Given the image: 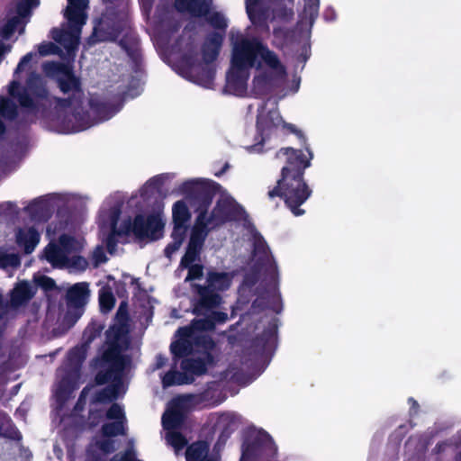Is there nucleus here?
Here are the masks:
<instances>
[{
	"mask_svg": "<svg viewBox=\"0 0 461 461\" xmlns=\"http://www.w3.org/2000/svg\"><path fill=\"white\" fill-rule=\"evenodd\" d=\"M90 293L89 284L86 282L76 283L66 290L64 299L67 312L64 321L69 326H73L83 315Z\"/></svg>",
	"mask_w": 461,
	"mask_h": 461,
	"instance_id": "obj_7",
	"label": "nucleus"
},
{
	"mask_svg": "<svg viewBox=\"0 0 461 461\" xmlns=\"http://www.w3.org/2000/svg\"><path fill=\"white\" fill-rule=\"evenodd\" d=\"M206 237V233H200L196 228H192L185 253L180 260L181 267H185L199 259Z\"/></svg>",
	"mask_w": 461,
	"mask_h": 461,
	"instance_id": "obj_14",
	"label": "nucleus"
},
{
	"mask_svg": "<svg viewBox=\"0 0 461 461\" xmlns=\"http://www.w3.org/2000/svg\"><path fill=\"white\" fill-rule=\"evenodd\" d=\"M254 252L257 255H262L267 258L269 264L266 269L267 273L269 275L271 280L276 282L278 277L277 266L275 261H270L268 258L269 248L267 242L263 239L257 240L254 242Z\"/></svg>",
	"mask_w": 461,
	"mask_h": 461,
	"instance_id": "obj_30",
	"label": "nucleus"
},
{
	"mask_svg": "<svg viewBox=\"0 0 461 461\" xmlns=\"http://www.w3.org/2000/svg\"><path fill=\"white\" fill-rule=\"evenodd\" d=\"M104 326L96 321H91L83 332V344L89 348L90 344L101 335Z\"/></svg>",
	"mask_w": 461,
	"mask_h": 461,
	"instance_id": "obj_45",
	"label": "nucleus"
},
{
	"mask_svg": "<svg viewBox=\"0 0 461 461\" xmlns=\"http://www.w3.org/2000/svg\"><path fill=\"white\" fill-rule=\"evenodd\" d=\"M259 55L270 68H278L281 67L277 56L275 54V52L269 50L267 46H265V50L259 52Z\"/></svg>",
	"mask_w": 461,
	"mask_h": 461,
	"instance_id": "obj_59",
	"label": "nucleus"
},
{
	"mask_svg": "<svg viewBox=\"0 0 461 461\" xmlns=\"http://www.w3.org/2000/svg\"><path fill=\"white\" fill-rule=\"evenodd\" d=\"M71 66L59 62V61H47L42 65L43 72L46 76L53 77L62 76Z\"/></svg>",
	"mask_w": 461,
	"mask_h": 461,
	"instance_id": "obj_46",
	"label": "nucleus"
},
{
	"mask_svg": "<svg viewBox=\"0 0 461 461\" xmlns=\"http://www.w3.org/2000/svg\"><path fill=\"white\" fill-rule=\"evenodd\" d=\"M211 365L206 357H186L180 363L181 369L194 382V376H201L207 373V366Z\"/></svg>",
	"mask_w": 461,
	"mask_h": 461,
	"instance_id": "obj_22",
	"label": "nucleus"
},
{
	"mask_svg": "<svg viewBox=\"0 0 461 461\" xmlns=\"http://www.w3.org/2000/svg\"><path fill=\"white\" fill-rule=\"evenodd\" d=\"M193 351L204 355V357L210 364L214 362V357L212 351L214 349L216 344L213 339L208 334L194 333L190 337Z\"/></svg>",
	"mask_w": 461,
	"mask_h": 461,
	"instance_id": "obj_18",
	"label": "nucleus"
},
{
	"mask_svg": "<svg viewBox=\"0 0 461 461\" xmlns=\"http://www.w3.org/2000/svg\"><path fill=\"white\" fill-rule=\"evenodd\" d=\"M209 444L206 441H198L187 447L185 452L186 461H203L208 457Z\"/></svg>",
	"mask_w": 461,
	"mask_h": 461,
	"instance_id": "obj_32",
	"label": "nucleus"
},
{
	"mask_svg": "<svg viewBox=\"0 0 461 461\" xmlns=\"http://www.w3.org/2000/svg\"><path fill=\"white\" fill-rule=\"evenodd\" d=\"M35 294L32 286L27 282L18 283L10 293V303L14 308L25 305Z\"/></svg>",
	"mask_w": 461,
	"mask_h": 461,
	"instance_id": "obj_20",
	"label": "nucleus"
},
{
	"mask_svg": "<svg viewBox=\"0 0 461 461\" xmlns=\"http://www.w3.org/2000/svg\"><path fill=\"white\" fill-rule=\"evenodd\" d=\"M40 233L34 227L27 230L19 229L16 233V243L23 247L25 254H31L40 242Z\"/></svg>",
	"mask_w": 461,
	"mask_h": 461,
	"instance_id": "obj_24",
	"label": "nucleus"
},
{
	"mask_svg": "<svg viewBox=\"0 0 461 461\" xmlns=\"http://www.w3.org/2000/svg\"><path fill=\"white\" fill-rule=\"evenodd\" d=\"M59 246L62 249L63 254L67 257L78 249L77 241L75 237L68 234H61L59 238Z\"/></svg>",
	"mask_w": 461,
	"mask_h": 461,
	"instance_id": "obj_48",
	"label": "nucleus"
},
{
	"mask_svg": "<svg viewBox=\"0 0 461 461\" xmlns=\"http://www.w3.org/2000/svg\"><path fill=\"white\" fill-rule=\"evenodd\" d=\"M25 211L32 219L47 221L50 215L49 203L42 198L32 200L26 207Z\"/></svg>",
	"mask_w": 461,
	"mask_h": 461,
	"instance_id": "obj_28",
	"label": "nucleus"
},
{
	"mask_svg": "<svg viewBox=\"0 0 461 461\" xmlns=\"http://www.w3.org/2000/svg\"><path fill=\"white\" fill-rule=\"evenodd\" d=\"M275 17L283 22H289L293 19L294 13L293 8L287 7L285 5H281L274 10Z\"/></svg>",
	"mask_w": 461,
	"mask_h": 461,
	"instance_id": "obj_60",
	"label": "nucleus"
},
{
	"mask_svg": "<svg viewBox=\"0 0 461 461\" xmlns=\"http://www.w3.org/2000/svg\"><path fill=\"white\" fill-rule=\"evenodd\" d=\"M101 433L104 438L124 436L127 433V428L124 420H114L103 424Z\"/></svg>",
	"mask_w": 461,
	"mask_h": 461,
	"instance_id": "obj_37",
	"label": "nucleus"
},
{
	"mask_svg": "<svg viewBox=\"0 0 461 461\" xmlns=\"http://www.w3.org/2000/svg\"><path fill=\"white\" fill-rule=\"evenodd\" d=\"M214 77L215 69L213 68L199 64L188 80L197 85L208 87L213 83Z\"/></svg>",
	"mask_w": 461,
	"mask_h": 461,
	"instance_id": "obj_29",
	"label": "nucleus"
},
{
	"mask_svg": "<svg viewBox=\"0 0 461 461\" xmlns=\"http://www.w3.org/2000/svg\"><path fill=\"white\" fill-rule=\"evenodd\" d=\"M106 344L107 348L98 361L101 368L106 366L108 367L101 369L96 373L95 382L98 385L105 384L113 379L119 378L126 363V357L122 355V348L121 345H116L115 343Z\"/></svg>",
	"mask_w": 461,
	"mask_h": 461,
	"instance_id": "obj_5",
	"label": "nucleus"
},
{
	"mask_svg": "<svg viewBox=\"0 0 461 461\" xmlns=\"http://www.w3.org/2000/svg\"><path fill=\"white\" fill-rule=\"evenodd\" d=\"M211 5L205 0H195L188 12L195 17H207Z\"/></svg>",
	"mask_w": 461,
	"mask_h": 461,
	"instance_id": "obj_51",
	"label": "nucleus"
},
{
	"mask_svg": "<svg viewBox=\"0 0 461 461\" xmlns=\"http://www.w3.org/2000/svg\"><path fill=\"white\" fill-rule=\"evenodd\" d=\"M229 203L227 201H218L216 206L208 216V209L206 208H196L198 215L195 220V223L193 228H196L200 233H206L208 235L209 224H219L223 223L228 216L227 210Z\"/></svg>",
	"mask_w": 461,
	"mask_h": 461,
	"instance_id": "obj_10",
	"label": "nucleus"
},
{
	"mask_svg": "<svg viewBox=\"0 0 461 461\" xmlns=\"http://www.w3.org/2000/svg\"><path fill=\"white\" fill-rule=\"evenodd\" d=\"M104 416L108 420H113V421L114 420H124V423L126 422L124 411H123L122 407L116 402H113L109 407V409L106 411Z\"/></svg>",
	"mask_w": 461,
	"mask_h": 461,
	"instance_id": "obj_56",
	"label": "nucleus"
},
{
	"mask_svg": "<svg viewBox=\"0 0 461 461\" xmlns=\"http://www.w3.org/2000/svg\"><path fill=\"white\" fill-rule=\"evenodd\" d=\"M52 38L68 51L75 49L78 44V38L77 36L62 29L54 28L52 30Z\"/></svg>",
	"mask_w": 461,
	"mask_h": 461,
	"instance_id": "obj_34",
	"label": "nucleus"
},
{
	"mask_svg": "<svg viewBox=\"0 0 461 461\" xmlns=\"http://www.w3.org/2000/svg\"><path fill=\"white\" fill-rule=\"evenodd\" d=\"M56 83L61 93L68 95L67 97H53L54 110L57 113H66L70 110L69 114H65L59 122L63 132H77L88 129L92 126L89 112L85 109V93L82 82L73 68L70 67L62 76L56 77Z\"/></svg>",
	"mask_w": 461,
	"mask_h": 461,
	"instance_id": "obj_2",
	"label": "nucleus"
},
{
	"mask_svg": "<svg viewBox=\"0 0 461 461\" xmlns=\"http://www.w3.org/2000/svg\"><path fill=\"white\" fill-rule=\"evenodd\" d=\"M242 453L240 461H249L259 456L262 450L275 453L276 447L271 436L266 431H259L251 439L242 444Z\"/></svg>",
	"mask_w": 461,
	"mask_h": 461,
	"instance_id": "obj_11",
	"label": "nucleus"
},
{
	"mask_svg": "<svg viewBox=\"0 0 461 461\" xmlns=\"http://www.w3.org/2000/svg\"><path fill=\"white\" fill-rule=\"evenodd\" d=\"M282 122V117L277 110H270L267 113L259 112L257 115V131L261 140L268 138L272 130Z\"/></svg>",
	"mask_w": 461,
	"mask_h": 461,
	"instance_id": "obj_15",
	"label": "nucleus"
},
{
	"mask_svg": "<svg viewBox=\"0 0 461 461\" xmlns=\"http://www.w3.org/2000/svg\"><path fill=\"white\" fill-rule=\"evenodd\" d=\"M176 334L179 337L178 340L172 342L170 345V351L174 357L180 358L192 354L193 348L190 339L192 336L190 329L180 327Z\"/></svg>",
	"mask_w": 461,
	"mask_h": 461,
	"instance_id": "obj_17",
	"label": "nucleus"
},
{
	"mask_svg": "<svg viewBox=\"0 0 461 461\" xmlns=\"http://www.w3.org/2000/svg\"><path fill=\"white\" fill-rule=\"evenodd\" d=\"M234 430V424L232 422L230 421L226 423L221 430L217 442L215 443V447H223Z\"/></svg>",
	"mask_w": 461,
	"mask_h": 461,
	"instance_id": "obj_57",
	"label": "nucleus"
},
{
	"mask_svg": "<svg viewBox=\"0 0 461 461\" xmlns=\"http://www.w3.org/2000/svg\"><path fill=\"white\" fill-rule=\"evenodd\" d=\"M44 257L48 262L55 266L63 262L67 258L62 252V249L55 243H50L44 249Z\"/></svg>",
	"mask_w": 461,
	"mask_h": 461,
	"instance_id": "obj_43",
	"label": "nucleus"
},
{
	"mask_svg": "<svg viewBox=\"0 0 461 461\" xmlns=\"http://www.w3.org/2000/svg\"><path fill=\"white\" fill-rule=\"evenodd\" d=\"M185 268H188V273L185 280H197L201 279L203 275V267L200 264H189Z\"/></svg>",
	"mask_w": 461,
	"mask_h": 461,
	"instance_id": "obj_63",
	"label": "nucleus"
},
{
	"mask_svg": "<svg viewBox=\"0 0 461 461\" xmlns=\"http://www.w3.org/2000/svg\"><path fill=\"white\" fill-rule=\"evenodd\" d=\"M284 127L296 135L305 152L292 147H284L276 151V158L284 159L285 165L281 168L280 178L277 179L276 185L268 190L267 197L270 200L276 197L282 198L294 216H301L305 213V211L300 208L301 205L312 194V190L304 180V172L312 165L313 153L301 130L292 123H285Z\"/></svg>",
	"mask_w": 461,
	"mask_h": 461,
	"instance_id": "obj_1",
	"label": "nucleus"
},
{
	"mask_svg": "<svg viewBox=\"0 0 461 461\" xmlns=\"http://www.w3.org/2000/svg\"><path fill=\"white\" fill-rule=\"evenodd\" d=\"M0 437L14 441H20L23 438L22 433L17 429L8 414L5 415L4 425L2 427Z\"/></svg>",
	"mask_w": 461,
	"mask_h": 461,
	"instance_id": "obj_39",
	"label": "nucleus"
},
{
	"mask_svg": "<svg viewBox=\"0 0 461 461\" xmlns=\"http://www.w3.org/2000/svg\"><path fill=\"white\" fill-rule=\"evenodd\" d=\"M20 23V17H13L3 26L1 34L4 39H9L15 32Z\"/></svg>",
	"mask_w": 461,
	"mask_h": 461,
	"instance_id": "obj_61",
	"label": "nucleus"
},
{
	"mask_svg": "<svg viewBox=\"0 0 461 461\" xmlns=\"http://www.w3.org/2000/svg\"><path fill=\"white\" fill-rule=\"evenodd\" d=\"M223 41V34L220 32L210 33L202 46L203 60L206 65L217 59Z\"/></svg>",
	"mask_w": 461,
	"mask_h": 461,
	"instance_id": "obj_16",
	"label": "nucleus"
},
{
	"mask_svg": "<svg viewBox=\"0 0 461 461\" xmlns=\"http://www.w3.org/2000/svg\"><path fill=\"white\" fill-rule=\"evenodd\" d=\"M118 45L126 52L136 68L140 65L141 54L138 47L137 38L134 35L127 32L118 41Z\"/></svg>",
	"mask_w": 461,
	"mask_h": 461,
	"instance_id": "obj_26",
	"label": "nucleus"
},
{
	"mask_svg": "<svg viewBox=\"0 0 461 461\" xmlns=\"http://www.w3.org/2000/svg\"><path fill=\"white\" fill-rule=\"evenodd\" d=\"M232 282V276L227 272H217L209 270L206 275V285L216 292L222 293L227 291Z\"/></svg>",
	"mask_w": 461,
	"mask_h": 461,
	"instance_id": "obj_25",
	"label": "nucleus"
},
{
	"mask_svg": "<svg viewBox=\"0 0 461 461\" xmlns=\"http://www.w3.org/2000/svg\"><path fill=\"white\" fill-rule=\"evenodd\" d=\"M85 10L68 7L65 13V17L68 19L71 27L80 30L86 23V15Z\"/></svg>",
	"mask_w": 461,
	"mask_h": 461,
	"instance_id": "obj_40",
	"label": "nucleus"
},
{
	"mask_svg": "<svg viewBox=\"0 0 461 461\" xmlns=\"http://www.w3.org/2000/svg\"><path fill=\"white\" fill-rule=\"evenodd\" d=\"M191 397L195 404H201L203 407H215L223 402L215 382L210 383L202 393L191 395Z\"/></svg>",
	"mask_w": 461,
	"mask_h": 461,
	"instance_id": "obj_21",
	"label": "nucleus"
},
{
	"mask_svg": "<svg viewBox=\"0 0 461 461\" xmlns=\"http://www.w3.org/2000/svg\"><path fill=\"white\" fill-rule=\"evenodd\" d=\"M168 443L176 449L181 450L183 449L186 444L187 440L185 436L178 431H172L167 434Z\"/></svg>",
	"mask_w": 461,
	"mask_h": 461,
	"instance_id": "obj_55",
	"label": "nucleus"
},
{
	"mask_svg": "<svg viewBox=\"0 0 461 461\" xmlns=\"http://www.w3.org/2000/svg\"><path fill=\"white\" fill-rule=\"evenodd\" d=\"M248 15L253 24L260 25L267 22V17L262 9H257L252 6H247Z\"/></svg>",
	"mask_w": 461,
	"mask_h": 461,
	"instance_id": "obj_58",
	"label": "nucleus"
},
{
	"mask_svg": "<svg viewBox=\"0 0 461 461\" xmlns=\"http://www.w3.org/2000/svg\"><path fill=\"white\" fill-rule=\"evenodd\" d=\"M104 412L102 409H90L88 411L86 426L89 429L97 427L104 418Z\"/></svg>",
	"mask_w": 461,
	"mask_h": 461,
	"instance_id": "obj_53",
	"label": "nucleus"
},
{
	"mask_svg": "<svg viewBox=\"0 0 461 461\" xmlns=\"http://www.w3.org/2000/svg\"><path fill=\"white\" fill-rule=\"evenodd\" d=\"M183 422V414L179 410H172L162 416V426L165 429L178 428Z\"/></svg>",
	"mask_w": 461,
	"mask_h": 461,
	"instance_id": "obj_44",
	"label": "nucleus"
},
{
	"mask_svg": "<svg viewBox=\"0 0 461 461\" xmlns=\"http://www.w3.org/2000/svg\"><path fill=\"white\" fill-rule=\"evenodd\" d=\"M164 227L165 222L158 213L137 214L134 217V237L139 241L158 240L163 237Z\"/></svg>",
	"mask_w": 461,
	"mask_h": 461,
	"instance_id": "obj_9",
	"label": "nucleus"
},
{
	"mask_svg": "<svg viewBox=\"0 0 461 461\" xmlns=\"http://www.w3.org/2000/svg\"><path fill=\"white\" fill-rule=\"evenodd\" d=\"M167 176L165 174H159L149 178L145 185L140 188V196L145 197L148 195L149 191H156L158 193L160 192L161 187L165 184L167 180Z\"/></svg>",
	"mask_w": 461,
	"mask_h": 461,
	"instance_id": "obj_42",
	"label": "nucleus"
},
{
	"mask_svg": "<svg viewBox=\"0 0 461 461\" xmlns=\"http://www.w3.org/2000/svg\"><path fill=\"white\" fill-rule=\"evenodd\" d=\"M265 45L257 39H241L233 46L231 65L234 68L246 69L253 67L258 55Z\"/></svg>",
	"mask_w": 461,
	"mask_h": 461,
	"instance_id": "obj_8",
	"label": "nucleus"
},
{
	"mask_svg": "<svg viewBox=\"0 0 461 461\" xmlns=\"http://www.w3.org/2000/svg\"><path fill=\"white\" fill-rule=\"evenodd\" d=\"M118 390L116 384L107 385L97 391L91 399V404L109 403L117 398Z\"/></svg>",
	"mask_w": 461,
	"mask_h": 461,
	"instance_id": "obj_36",
	"label": "nucleus"
},
{
	"mask_svg": "<svg viewBox=\"0 0 461 461\" xmlns=\"http://www.w3.org/2000/svg\"><path fill=\"white\" fill-rule=\"evenodd\" d=\"M54 95H51L47 82L42 77L36 73L31 72L25 81V86L22 88L19 95V104L22 108L32 113L44 111L46 104L54 107Z\"/></svg>",
	"mask_w": 461,
	"mask_h": 461,
	"instance_id": "obj_4",
	"label": "nucleus"
},
{
	"mask_svg": "<svg viewBox=\"0 0 461 461\" xmlns=\"http://www.w3.org/2000/svg\"><path fill=\"white\" fill-rule=\"evenodd\" d=\"M243 69L234 68L232 66L226 75V88L232 94H240L246 89V81L241 76Z\"/></svg>",
	"mask_w": 461,
	"mask_h": 461,
	"instance_id": "obj_27",
	"label": "nucleus"
},
{
	"mask_svg": "<svg viewBox=\"0 0 461 461\" xmlns=\"http://www.w3.org/2000/svg\"><path fill=\"white\" fill-rule=\"evenodd\" d=\"M123 335L122 329L119 326H113L106 331V343H115L120 345V340Z\"/></svg>",
	"mask_w": 461,
	"mask_h": 461,
	"instance_id": "obj_62",
	"label": "nucleus"
},
{
	"mask_svg": "<svg viewBox=\"0 0 461 461\" xmlns=\"http://www.w3.org/2000/svg\"><path fill=\"white\" fill-rule=\"evenodd\" d=\"M205 19L212 27H213L216 30L221 31V33H222L223 35L225 34L228 23L225 17L221 13H209Z\"/></svg>",
	"mask_w": 461,
	"mask_h": 461,
	"instance_id": "obj_50",
	"label": "nucleus"
},
{
	"mask_svg": "<svg viewBox=\"0 0 461 461\" xmlns=\"http://www.w3.org/2000/svg\"><path fill=\"white\" fill-rule=\"evenodd\" d=\"M198 65L196 55L194 53H185L177 62L180 75L186 79L192 77Z\"/></svg>",
	"mask_w": 461,
	"mask_h": 461,
	"instance_id": "obj_33",
	"label": "nucleus"
},
{
	"mask_svg": "<svg viewBox=\"0 0 461 461\" xmlns=\"http://www.w3.org/2000/svg\"><path fill=\"white\" fill-rule=\"evenodd\" d=\"M124 3L107 4L100 16L94 19L93 32L87 38L88 45L114 42L130 27L127 14L121 8Z\"/></svg>",
	"mask_w": 461,
	"mask_h": 461,
	"instance_id": "obj_3",
	"label": "nucleus"
},
{
	"mask_svg": "<svg viewBox=\"0 0 461 461\" xmlns=\"http://www.w3.org/2000/svg\"><path fill=\"white\" fill-rule=\"evenodd\" d=\"M191 219V212L186 203L182 201H176L172 208V223L188 224Z\"/></svg>",
	"mask_w": 461,
	"mask_h": 461,
	"instance_id": "obj_35",
	"label": "nucleus"
},
{
	"mask_svg": "<svg viewBox=\"0 0 461 461\" xmlns=\"http://www.w3.org/2000/svg\"><path fill=\"white\" fill-rule=\"evenodd\" d=\"M188 230L189 224L173 223V230L171 232V238L173 240L164 249V256L166 258H171L173 254L181 248L186 239Z\"/></svg>",
	"mask_w": 461,
	"mask_h": 461,
	"instance_id": "obj_19",
	"label": "nucleus"
},
{
	"mask_svg": "<svg viewBox=\"0 0 461 461\" xmlns=\"http://www.w3.org/2000/svg\"><path fill=\"white\" fill-rule=\"evenodd\" d=\"M221 185L209 179H189L178 187V192L194 201L196 208L209 209Z\"/></svg>",
	"mask_w": 461,
	"mask_h": 461,
	"instance_id": "obj_6",
	"label": "nucleus"
},
{
	"mask_svg": "<svg viewBox=\"0 0 461 461\" xmlns=\"http://www.w3.org/2000/svg\"><path fill=\"white\" fill-rule=\"evenodd\" d=\"M320 0H305L303 14L312 26L319 14Z\"/></svg>",
	"mask_w": 461,
	"mask_h": 461,
	"instance_id": "obj_49",
	"label": "nucleus"
},
{
	"mask_svg": "<svg viewBox=\"0 0 461 461\" xmlns=\"http://www.w3.org/2000/svg\"><path fill=\"white\" fill-rule=\"evenodd\" d=\"M96 447L104 454H111L115 451L114 440L111 438L97 441Z\"/></svg>",
	"mask_w": 461,
	"mask_h": 461,
	"instance_id": "obj_64",
	"label": "nucleus"
},
{
	"mask_svg": "<svg viewBox=\"0 0 461 461\" xmlns=\"http://www.w3.org/2000/svg\"><path fill=\"white\" fill-rule=\"evenodd\" d=\"M115 304V298L112 292H102L99 295V305L104 312H110Z\"/></svg>",
	"mask_w": 461,
	"mask_h": 461,
	"instance_id": "obj_54",
	"label": "nucleus"
},
{
	"mask_svg": "<svg viewBox=\"0 0 461 461\" xmlns=\"http://www.w3.org/2000/svg\"><path fill=\"white\" fill-rule=\"evenodd\" d=\"M163 388L171 387L174 385L191 384L193 379L188 376L185 372H179L175 369H170L162 377Z\"/></svg>",
	"mask_w": 461,
	"mask_h": 461,
	"instance_id": "obj_31",
	"label": "nucleus"
},
{
	"mask_svg": "<svg viewBox=\"0 0 461 461\" xmlns=\"http://www.w3.org/2000/svg\"><path fill=\"white\" fill-rule=\"evenodd\" d=\"M196 292L199 298L194 304L193 312L197 316L203 315L205 312L218 307L222 302L221 295L207 285H196Z\"/></svg>",
	"mask_w": 461,
	"mask_h": 461,
	"instance_id": "obj_13",
	"label": "nucleus"
},
{
	"mask_svg": "<svg viewBox=\"0 0 461 461\" xmlns=\"http://www.w3.org/2000/svg\"><path fill=\"white\" fill-rule=\"evenodd\" d=\"M185 328H189L192 335L194 333L206 334V331L213 330L215 326L211 316L209 315L203 319H194L190 325L185 326Z\"/></svg>",
	"mask_w": 461,
	"mask_h": 461,
	"instance_id": "obj_38",
	"label": "nucleus"
},
{
	"mask_svg": "<svg viewBox=\"0 0 461 461\" xmlns=\"http://www.w3.org/2000/svg\"><path fill=\"white\" fill-rule=\"evenodd\" d=\"M89 106L91 111L101 120L105 121L112 117L113 112L110 104L95 99H90Z\"/></svg>",
	"mask_w": 461,
	"mask_h": 461,
	"instance_id": "obj_41",
	"label": "nucleus"
},
{
	"mask_svg": "<svg viewBox=\"0 0 461 461\" xmlns=\"http://www.w3.org/2000/svg\"><path fill=\"white\" fill-rule=\"evenodd\" d=\"M0 115L10 121L15 120L18 116L17 105L9 98L1 97Z\"/></svg>",
	"mask_w": 461,
	"mask_h": 461,
	"instance_id": "obj_47",
	"label": "nucleus"
},
{
	"mask_svg": "<svg viewBox=\"0 0 461 461\" xmlns=\"http://www.w3.org/2000/svg\"><path fill=\"white\" fill-rule=\"evenodd\" d=\"M278 320L273 319L268 322L263 331L257 335L251 341V348L258 354L273 351L276 347Z\"/></svg>",
	"mask_w": 461,
	"mask_h": 461,
	"instance_id": "obj_12",
	"label": "nucleus"
},
{
	"mask_svg": "<svg viewBox=\"0 0 461 461\" xmlns=\"http://www.w3.org/2000/svg\"><path fill=\"white\" fill-rule=\"evenodd\" d=\"M88 347L81 343L72 348L67 355V369L68 372L78 375L87 355Z\"/></svg>",
	"mask_w": 461,
	"mask_h": 461,
	"instance_id": "obj_23",
	"label": "nucleus"
},
{
	"mask_svg": "<svg viewBox=\"0 0 461 461\" xmlns=\"http://www.w3.org/2000/svg\"><path fill=\"white\" fill-rule=\"evenodd\" d=\"M21 265V258L18 254H7L0 249V268L5 269L8 267H18Z\"/></svg>",
	"mask_w": 461,
	"mask_h": 461,
	"instance_id": "obj_52",
	"label": "nucleus"
}]
</instances>
